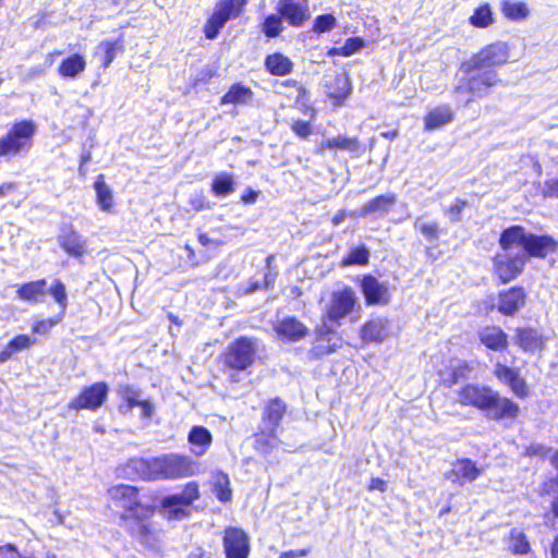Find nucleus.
<instances>
[{
    "instance_id": "f257e3e1",
    "label": "nucleus",
    "mask_w": 558,
    "mask_h": 558,
    "mask_svg": "<svg viewBox=\"0 0 558 558\" xmlns=\"http://www.w3.org/2000/svg\"><path fill=\"white\" fill-rule=\"evenodd\" d=\"M128 468L148 481L190 477L199 472V464L191 457L179 453L161 454L153 459H132Z\"/></svg>"
},
{
    "instance_id": "f03ea898",
    "label": "nucleus",
    "mask_w": 558,
    "mask_h": 558,
    "mask_svg": "<svg viewBox=\"0 0 558 558\" xmlns=\"http://www.w3.org/2000/svg\"><path fill=\"white\" fill-rule=\"evenodd\" d=\"M458 402L475 407L493 420L514 418L519 414L518 404L484 386H464L458 391Z\"/></svg>"
},
{
    "instance_id": "7ed1b4c3",
    "label": "nucleus",
    "mask_w": 558,
    "mask_h": 558,
    "mask_svg": "<svg viewBox=\"0 0 558 558\" xmlns=\"http://www.w3.org/2000/svg\"><path fill=\"white\" fill-rule=\"evenodd\" d=\"M497 82L495 70L485 71L465 61L457 75L453 95L458 102L469 106L476 98L485 97Z\"/></svg>"
},
{
    "instance_id": "20e7f679",
    "label": "nucleus",
    "mask_w": 558,
    "mask_h": 558,
    "mask_svg": "<svg viewBox=\"0 0 558 558\" xmlns=\"http://www.w3.org/2000/svg\"><path fill=\"white\" fill-rule=\"evenodd\" d=\"M499 244L504 251L520 246L521 252L533 257L544 258L549 252H556L558 243L549 235L529 233L521 226H511L502 231Z\"/></svg>"
},
{
    "instance_id": "39448f33",
    "label": "nucleus",
    "mask_w": 558,
    "mask_h": 558,
    "mask_svg": "<svg viewBox=\"0 0 558 558\" xmlns=\"http://www.w3.org/2000/svg\"><path fill=\"white\" fill-rule=\"evenodd\" d=\"M37 126L31 120L13 124L8 134L0 138V157L16 156L31 149Z\"/></svg>"
},
{
    "instance_id": "423d86ee",
    "label": "nucleus",
    "mask_w": 558,
    "mask_h": 558,
    "mask_svg": "<svg viewBox=\"0 0 558 558\" xmlns=\"http://www.w3.org/2000/svg\"><path fill=\"white\" fill-rule=\"evenodd\" d=\"M109 495L117 507L123 508L126 512L122 515L125 521L130 517L138 515L153 517L155 508L143 505L135 487L130 485H118L109 489Z\"/></svg>"
},
{
    "instance_id": "0eeeda50",
    "label": "nucleus",
    "mask_w": 558,
    "mask_h": 558,
    "mask_svg": "<svg viewBox=\"0 0 558 558\" xmlns=\"http://www.w3.org/2000/svg\"><path fill=\"white\" fill-rule=\"evenodd\" d=\"M246 0H220L216 3L211 15L204 25V34L207 39H215L226 23L238 17Z\"/></svg>"
},
{
    "instance_id": "6e6552de",
    "label": "nucleus",
    "mask_w": 558,
    "mask_h": 558,
    "mask_svg": "<svg viewBox=\"0 0 558 558\" xmlns=\"http://www.w3.org/2000/svg\"><path fill=\"white\" fill-rule=\"evenodd\" d=\"M256 352L257 343L254 339L240 337L228 345L223 363L232 369L244 371L254 363Z\"/></svg>"
},
{
    "instance_id": "1a4fd4ad",
    "label": "nucleus",
    "mask_w": 558,
    "mask_h": 558,
    "mask_svg": "<svg viewBox=\"0 0 558 558\" xmlns=\"http://www.w3.org/2000/svg\"><path fill=\"white\" fill-rule=\"evenodd\" d=\"M356 302L355 293L350 288L333 291L325 302V316L329 322L339 323L349 315Z\"/></svg>"
},
{
    "instance_id": "9d476101",
    "label": "nucleus",
    "mask_w": 558,
    "mask_h": 558,
    "mask_svg": "<svg viewBox=\"0 0 558 558\" xmlns=\"http://www.w3.org/2000/svg\"><path fill=\"white\" fill-rule=\"evenodd\" d=\"M198 497V486L195 482H191L185 485L182 493L165 497L161 506L169 519H181L187 514L186 508Z\"/></svg>"
},
{
    "instance_id": "9b49d317",
    "label": "nucleus",
    "mask_w": 558,
    "mask_h": 558,
    "mask_svg": "<svg viewBox=\"0 0 558 558\" xmlns=\"http://www.w3.org/2000/svg\"><path fill=\"white\" fill-rule=\"evenodd\" d=\"M510 251L511 250L504 251L494 258V271L504 283L519 276L526 263L525 253L518 252L513 254Z\"/></svg>"
},
{
    "instance_id": "f8f14e48",
    "label": "nucleus",
    "mask_w": 558,
    "mask_h": 558,
    "mask_svg": "<svg viewBox=\"0 0 558 558\" xmlns=\"http://www.w3.org/2000/svg\"><path fill=\"white\" fill-rule=\"evenodd\" d=\"M150 518L134 515L125 520L130 534L146 547H154L160 537V532Z\"/></svg>"
},
{
    "instance_id": "ddd939ff",
    "label": "nucleus",
    "mask_w": 558,
    "mask_h": 558,
    "mask_svg": "<svg viewBox=\"0 0 558 558\" xmlns=\"http://www.w3.org/2000/svg\"><path fill=\"white\" fill-rule=\"evenodd\" d=\"M508 58L509 52L506 44L496 43L482 49L468 62L486 71L494 70V66L506 63Z\"/></svg>"
},
{
    "instance_id": "4468645a",
    "label": "nucleus",
    "mask_w": 558,
    "mask_h": 558,
    "mask_svg": "<svg viewBox=\"0 0 558 558\" xmlns=\"http://www.w3.org/2000/svg\"><path fill=\"white\" fill-rule=\"evenodd\" d=\"M276 11L293 27H300L310 19L308 0H279Z\"/></svg>"
},
{
    "instance_id": "2eb2a0df",
    "label": "nucleus",
    "mask_w": 558,
    "mask_h": 558,
    "mask_svg": "<svg viewBox=\"0 0 558 558\" xmlns=\"http://www.w3.org/2000/svg\"><path fill=\"white\" fill-rule=\"evenodd\" d=\"M223 548L227 558H247L250 554V538L238 527H228L225 531Z\"/></svg>"
},
{
    "instance_id": "dca6fc26",
    "label": "nucleus",
    "mask_w": 558,
    "mask_h": 558,
    "mask_svg": "<svg viewBox=\"0 0 558 558\" xmlns=\"http://www.w3.org/2000/svg\"><path fill=\"white\" fill-rule=\"evenodd\" d=\"M108 387L105 383H96L85 388L81 395L71 401L70 408L74 410H96L107 399Z\"/></svg>"
},
{
    "instance_id": "f3484780",
    "label": "nucleus",
    "mask_w": 558,
    "mask_h": 558,
    "mask_svg": "<svg viewBox=\"0 0 558 558\" xmlns=\"http://www.w3.org/2000/svg\"><path fill=\"white\" fill-rule=\"evenodd\" d=\"M483 469L477 468L476 463L470 459H460L452 463L451 469L445 474L446 478L453 484L463 486L466 483L474 482Z\"/></svg>"
},
{
    "instance_id": "a211bd4d",
    "label": "nucleus",
    "mask_w": 558,
    "mask_h": 558,
    "mask_svg": "<svg viewBox=\"0 0 558 558\" xmlns=\"http://www.w3.org/2000/svg\"><path fill=\"white\" fill-rule=\"evenodd\" d=\"M362 291L367 304H386L389 301L388 288L368 275L362 279Z\"/></svg>"
},
{
    "instance_id": "6ab92c4d",
    "label": "nucleus",
    "mask_w": 558,
    "mask_h": 558,
    "mask_svg": "<svg viewBox=\"0 0 558 558\" xmlns=\"http://www.w3.org/2000/svg\"><path fill=\"white\" fill-rule=\"evenodd\" d=\"M274 329L278 337L287 341H299L304 338L307 332V328L293 317L277 322Z\"/></svg>"
},
{
    "instance_id": "aec40b11",
    "label": "nucleus",
    "mask_w": 558,
    "mask_h": 558,
    "mask_svg": "<svg viewBox=\"0 0 558 558\" xmlns=\"http://www.w3.org/2000/svg\"><path fill=\"white\" fill-rule=\"evenodd\" d=\"M396 203L397 195L393 193L379 195L363 205L359 215L360 217H366L371 215L383 217L390 211Z\"/></svg>"
},
{
    "instance_id": "412c9836",
    "label": "nucleus",
    "mask_w": 558,
    "mask_h": 558,
    "mask_svg": "<svg viewBox=\"0 0 558 558\" xmlns=\"http://www.w3.org/2000/svg\"><path fill=\"white\" fill-rule=\"evenodd\" d=\"M525 303V294L521 288H511L499 296L498 310L505 315H513Z\"/></svg>"
},
{
    "instance_id": "4be33fe9",
    "label": "nucleus",
    "mask_w": 558,
    "mask_h": 558,
    "mask_svg": "<svg viewBox=\"0 0 558 558\" xmlns=\"http://www.w3.org/2000/svg\"><path fill=\"white\" fill-rule=\"evenodd\" d=\"M60 246L71 256L81 257L86 252L85 242L72 228L64 229L58 238Z\"/></svg>"
},
{
    "instance_id": "5701e85b",
    "label": "nucleus",
    "mask_w": 558,
    "mask_h": 558,
    "mask_svg": "<svg viewBox=\"0 0 558 558\" xmlns=\"http://www.w3.org/2000/svg\"><path fill=\"white\" fill-rule=\"evenodd\" d=\"M187 441L192 446V452L196 457H202L209 449L213 436L204 426H193L187 435Z\"/></svg>"
},
{
    "instance_id": "b1692460",
    "label": "nucleus",
    "mask_w": 558,
    "mask_h": 558,
    "mask_svg": "<svg viewBox=\"0 0 558 558\" xmlns=\"http://www.w3.org/2000/svg\"><path fill=\"white\" fill-rule=\"evenodd\" d=\"M389 336V322L386 318H375L363 326L362 338L365 341L383 342Z\"/></svg>"
},
{
    "instance_id": "393cba45",
    "label": "nucleus",
    "mask_w": 558,
    "mask_h": 558,
    "mask_svg": "<svg viewBox=\"0 0 558 558\" xmlns=\"http://www.w3.org/2000/svg\"><path fill=\"white\" fill-rule=\"evenodd\" d=\"M481 342L490 350L501 351L506 349L508 341L507 335L496 326L483 328L478 333Z\"/></svg>"
},
{
    "instance_id": "a878e982",
    "label": "nucleus",
    "mask_w": 558,
    "mask_h": 558,
    "mask_svg": "<svg viewBox=\"0 0 558 558\" xmlns=\"http://www.w3.org/2000/svg\"><path fill=\"white\" fill-rule=\"evenodd\" d=\"M286 413V404L279 399L275 398L269 401L264 410L263 420L270 425L269 437L275 440L274 433L276 427L280 424Z\"/></svg>"
},
{
    "instance_id": "bb28decb",
    "label": "nucleus",
    "mask_w": 558,
    "mask_h": 558,
    "mask_svg": "<svg viewBox=\"0 0 558 558\" xmlns=\"http://www.w3.org/2000/svg\"><path fill=\"white\" fill-rule=\"evenodd\" d=\"M86 69V60L80 53L65 58L59 65L58 72L62 77L75 78Z\"/></svg>"
},
{
    "instance_id": "cd10ccee",
    "label": "nucleus",
    "mask_w": 558,
    "mask_h": 558,
    "mask_svg": "<svg viewBox=\"0 0 558 558\" xmlns=\"http://www.w3.org/2000/svg\"><path fill=\"white\" fill-rule=\"evenodd\" d=\"M453 119L452 110L444 105L435 108L425 117V130L433 131L450 123Z\"/></svg>"
},
{
    "instance_id": "c85d7f7f",
    "label": "nucleus",
    "mask_w": 558,
    "mask_h": 558,
    "mask_svg": "<svg viewBox=\"0 0 558 558\" xmlns=\"http://www.w3.org/2000/svg\"><path fill=\"white\" fill-rule=\"evenodd\" d=\"M46 284L45 279L27 282L21 286L16 293L23 301L37 303L43 301L46 294Z\"/></svg>"
},
{
    "instance_id": "c756f323",
    "label": "nucleus",
    "mask_w": 558,
    "mask_h": 558,
    "mask_svg": "<svg viewBox=\"0 0 558 558\" xmlns=\"http://www.w3.org/2000/svg\"><path fill=\"white\" fill-rule=\"evenodd\" d=\"M265 66L276 76L288 75L293 70V62L282 53L276 52L265 59Z\"/></svg>"
},
{
    "instance_id": "7c9ffc66",
    "label": "nucleus",
    "mask_w": 558,
    "mask_h": 558,
    "mask_svg": "<svg viewBox=\"0 0 558 558\" xmlns=\"http://www.w3.org/2000/svg\"><path fill=\"white\" fill-rule=\"evenodd\" d=\"M253 98V92L241 84H233L220 100L221 105H246Z\"/></svg>"
},
{
    "instance_id": "2f4dec72",
    "label": "nucleus",
    "mask_w": 558,
    "mask_h": 558,
    "mask_svg": "<svg viewBox=\"0 0 558 558\" xmlns=\"http://www.w3.org/2000/svg\"><path fill=\"white\" fill-rule=\"evenodd\" d=\"M338 347H340V339H332L329 337V331L324 333L322 330L319 337L311 350V353L314 357L320 359L325 355L333 353Z\"/></svg>"
},
{
    "instance_id": "473e14b6",
    "label": "nucleus",
    "mask_w": 558,
    "mask_h": 558,
    "mask_svg": "<svg viewBox=\"0 0 558 558\" xmlns=\"http://www.w3.org/2000/svg\"><path fill=\"white\" fill-rule=\"evenodd\" d=\"M517 342L525 351H537L543 347L542 337L534 329H518Z\"/></svg>"
},
{
    "instance_id": "72a5a7b5",
    "label": "nucleus",
    "mask_w": 558,
    "mask_h": 558,
    "mask_svg": "<svg viewBox=\"0 0 558 558\" xmlns=\"http://www.w3.org/2000/svg\"><path fill=\"white\" fill-rule=\"evenodd\" d=\"M329 97L335 99L337 105L341 104L351 93V82L347 74H339L329 86Z\"/></svg>"
},
{
    "instance_id": "f704fd0d",
    "label": "nucleus",
    "mask_w": 558,
    "mask_h": 558,
    "mask_svg": "<svg viewBox=\"0 0 558 558\" xmlns=\"http://www.w3.org/2000/svg\"><path fill=\"white\" fill-rule=\"evenodd\" d=\"M95 191L98 206L104 211H110L113 206V195L111 189L106 184L102 174L98 175L95 181Z\"/></svg>"
},
{
    "instance_id": "c9c22d12",
    "label": "nucleus",
    "mask_w": 558,
    "mask_h": 558,
    "mask_svg": "<svg viewBox=\"0 0 558 558\" xmlns=\"http://www.w3.org/2000/svg\"><path fill=\"white\" fill-rule=\"evenodd\" d=\"M211 191L218 197L230 195L234 191L233 177L226 172L217 174L213 180Z\"/></svg>"
},
{
    "instance_id": "e433bc0d",
    "label": "nucleus",
    "mask_w": 558,
    "mask_h": 558,
    "mask_svg": "<svg viewBox=\"0 0 558 558\" xmlns=\"http://www.w3.org/2000/svg\"><path fill=\"white\" fill-rule=\"evenodd\" d=\"M508 549L514 555H524L530 551V543L522 531L511 530L508 538Z\"/></svg>"
},
{
    "instance_id": "4c0bfd02",
    "label": "nucleus",
    "mask_w": 558,
    "mask_h": 558,
    "mask_svg": "<svg viewBox=\"0 0 558 558\" xmlns=\"http://www.w3.org/2000/svg\"><path fill=\"white\" fill-rule=\"evenodd\" d=\"M323 145H324V147H326L328 149L338 148L340 150H347L350 153H354V151L359 150V148H360V143H359L357 138L345 137V136H341V135L332 137V138H328L327 141L324 142Z\"/></svg>"
},
{
    "instance_id": "58836bf2",
    "label": "nucleus",
    "mask_w": 558,
    "mask_h": 558,
    "mask_svg": "<svg viewBox=\"0 0 558 558\" xmlns=\"http://www.w3.org/2000/svg\"><path fill=\"white\" fill-rule=\"evenodd\" d=\"M283 29V19L279 13L269 14L262 24V32L269 38L279 36Z\"/></svg>"
},
{
    "instance_id": "ea45409f",
    "label": "nucleus",
    "mask_w": 558,
    "mask_h": 558,
    "mask_svg": "<svg viewBox=\"0 0 558 558\" xmlns=\"http://www.w3.org/2000/svg\"><path fill=\"white\" fill-rule=\"evenodd\" d=\"M470 23L475 27H487L493 23V13L488 4L477 8L470 16Z\"/></svg>"
},
{
    "instance_id": "a19ab883",
    "label": "nucleus",
    "mask_w": 558,
    "mask_h": 558,
    "mask_svg": "<svg viewBox=\"0 0 558 558\" xmlns=\"http://www.w3.org/2000/svg\"><path fill=\"white\" fill-rule=\"evenodd\" d=\"M502 11L511 20H522L529 15V9L523 2L506 1L502 5Z\"/></svg>"
},
{
    "instance_id": "79ce46f5",
    "label": "nucleus",
    "mask_w": 558,
    "mask_h": 558,
    "mask_svg": "<svg viewBox=\"0 0 558 558\" xmlns=\"http://www.w3.org/2000/svg\"><path fill=\"white\" fill-rule=\"evenodd\" d=\"M369 252L365 246H357L350 251L348 256L342 260L343 266L366 265L368 263Z\"/></svg>"
},
{
    "instance_id": "37998d69",
    "label": "nucleus",
    "mask_w": 558,
    "mask_h": 558,
    "mask_svg": "<svg viewBox=\"0 0 558 558\" xmlns=\"http://www.w3.org/2000/svg\"><path fill=\"white\" fill-rule=\"evenodd\" d=\"M364 46L363 39L359 37H352L345 40L344 45L340 48H333L329 51V54H339L350 57L357 52Z\"/></svg>"
},
{
    "instance_id": "c03bdc74",
    "label": "nucleus",
    "mask_w": 558,
    "mask_h": 558,
    "mask_svg": "<svg viewBox=\"0 0 558 558\" xmlns=\"http://www.w3.org/2000/svg\"><path fill=\"white\" fill-rule=\"evenodd\" d=\"M214 493L222 502L231 500L232 492L229 488V478L227 475H219L217 477L214 486Z\"/></svg>"
},
{
    "instance_id": "a18cd8bd",
    "label": "nucleus",
    "mask_w": 558,
    "mask_h": 558,
    "mask_svg": "<svg viewBox=\"0 0 558 558\" xmlns=\"http://www.w3.org/2000/svg\"><path fill=\"white\" fill-rule=\"evenodd\" d=\"M36 342V339L34 338H31L29 336L27 335H19L16 337H14L8 344V349L11 353V355L20 352V351H23V350H26L28 348H31L33 344H35Z\"/></svg>"
},
{
    "instance_id": "49530a36",
    "label": "nucleus",
    "mask_w": 558,
    "mask_h": 558,
    "mask_svg": "<svg viewBox=\"0 0 558 558\" xmlns=\"http://www.w3.org/2000/svg\"><path fill=\"white\" fill-rule=\"evenodd\" d=\"M49 293L54 299V301L59 304V306L62 308V311H64L68 305V295H66L65 286L59 279H56L49 289Z\"/></svg>"
},
{
    "instance_id": "de8ad7c7",
    "label": "nucleus",
    "mask_w": 558,
    "mask_h": 558,
    "mask_svg": "<svg viewBox=\"0 0 558 558\" xmlns=\"http://www.w3.org/2000/svg\"><path fill=\"white\" fill-rule=\"evenodd\" d=\"M414 228L429 241L438 239L439 227L436 222H425L422 219H416Z\"/></svg>"
},
{
    "instance_id": "09e8293b",
    "label": "nucleus",
    "mask_w": 558,
    "mask_h": 558,
    "mask_svg": "<svg viewBox=\"0 0 558 558\" xmlns=\"http://www.w3.org/2000/svg\"><path fill=\"white\" fill-rule=\"evenodd\" d=\"M119 46L117 41L105 40L98 46V51L104 52V68H108L114 60Z\"/></svg>"
},
{
    "instance_id": "8fccbe9b",
    "label": "nucleus",
    "mask_w": 558,
    "mask_h": 558,
    "mask_svg": "<svg viewBox=\"0 0 558 558\" xmlns=\"http://www.w3.org/2000/svg\"><path fill=\"white\" fill-rule=\"evenodd\" d=\"M336 19L331 14L318 15L314 21L313 29L317 33H325L333 28Z\"/></svg>"
},
{
    "instance_id": "3c124183",
    "label": "nucleus",
    "mask_w": 558,
    "mask_h": 558,
    "mask_svg": "<svg viewBox=\"0 0 558 558\" xmlns=\"http://www.w3.org/2000/svg\"><path fill=\"white\" fill-rule=\"evenodd\" d=\"M123 400L126 402L129 409L138 407L142 403L141 392L132 387H124L121 391Z\"/></svg>"
},
{
    "instance_id": "603ef678",
    "label": "nucleus",
    "mask_w": 558,
    "mask_h": 558,
    "mask_svg": "<svg viewBox=\"0 0 558 558\" xmlns=\"http://www.w3.org/2000/svg\"><path fill=\"white\" fill-rule=\"evenodd\" d=\"M466 205L468 203L465 201L460 198L456 199L454 203L450 205L445 211L450 221L459 222L461 220V214Z\"/></svg>"
},
{
    "instance_id": "864d4df0",
    "label": "nucleus",
    "mask_w": 558,
    "mask_h": 558,
    "mask_svg": "<svg viewBox=\"0 0 558 558\" xmlns=\"http://www.w3.org/2000/svg\"><path fill=\"white\" fill-rule=\"evenodd\" d=\"M518 372L514 371L513 368H510L506 365H502V364H497L496 365V369H495V375L497 376V378L509 385L513 378L517 376Z\"/></svg>"
},
{
    "instance_id": "5fc2aeb1",
    "label": "nucleus",
    "mask_w": 558,
    "mask_h": 558,
    "mask_svg": "<svg viewBox=\"0 0 558 558\" xmlns=\"http://www.w3.org/2000/svg\"><path fill=\"white\" fill-rule=\"evenodd\" d=\"M513 393L520 398H523L527 395L526 384L523 378L517 374L513 380L509 384Z\"/></svg>"
},
{
    "instance_id": "6e6d98bb",
    "label": "nucleus",
    "mask_w": 558,
    "mask_h": 558,
    "mask_svg": "<svg viewBox=\"0 0 558 558\" xmlns=\"http://www.w3.org/2000/svg\"><path fill=\"white\" fill-rule=\"evenodd\" d=\"M292 130L298 136H300L302 138H305L306 136H308L311 134V125L308 122H305V121L294 122L292 125Z\"/></svg>"
},
{
    "instance_id": "4d7b16f0",
    "label": "nucleus",
    "mask_w": 558,
    "mask_h": 558,
    "mask_svg": "<svg viewBox=\"0 0 558 558\" xmlns=\"http://www.w3.org/2000/svg\"><path fill=\"white\" fill-rule=\"evenodd\" d=\"M0 556L3 558H24L12 544L0 546Z\"/></svg>"
},
{
    "instance_id": "13d9d810",
    "label": "nucleus",
    "mask_w": 558,
    "mask_h": 558,
    "mask_svg": "<svg viewBox=\"0 0 558 558\" xmlns=\"http://www.w3.org/2000/svg\"><path fill=\"white\" fill-rule=\"evenodd\" d=\"M190 204H191L192 208L196 211H199V210H203V209H206L209 207L203 195H195V196L191 197Z\"/></svg>"
},
{
    "instance_id": "bf43d9fd",
    "label": "nucleus",
    "mask_w": 558,
    "mask_h": 558,
    "mask_svg": "<svg viewBox=\"0 0 558 558\" xmlns=\"http://www.w3.org/2000/svg\"><path fill=\"white\" fill-rule=\"evenodd\" d=\"M54 325H56V322L52 319L41 320V322L36 323L33 326V331L36 333H45L48 329H50Z\"/></svg>"
},
{
    "instance_id": "052dcab7",
    "label": "nucleus",
    "mask_w": 558,
    "mask_h": 558,
    "mask_svg": "<svg viewBox=\"0 0 558 558\" xmlns=\"http://www.w3.org/2000/svg\"><path fill=\"white\" fill-rule=\"evenodd\" d=\"M545 195L558 198V179L545 183Z\"/></svg>"
},
{
    "instance_id": "680f3d73",
    "label": "nucleus",
    "mask_w": 558,
    "mask_h": 558,
    "mask_svg": "<svg viewBox=\"0 0 558 558\" xmlns=\"http://www.w3.org/2000/svg\"><path fill=\"white\" fill-rule=\"evenodd\" d=\"M368 489L369 490H379V492L384 493L387 489V483L379 477H373V478H371Z\"/></svg>"
},
{
    "instance_id": "e2e57ef3",
    "label": "nucleus",
    "mask_w": 558,
    "mask_h": 558,
    "mask_svg": "<svg viewBox=\"0 0 558 558\" xmlns=\"http://www.w3.org/2000/svg\"><path fill=\"white\" fill-rule=\"evenodd\" d=\"M142 410V416L146 418H150L154 414V404L147 400H143L142 403L138 405Z\"/></svg>"
},
{
    "instance_id": "0e129e2a",
    "label": "nucleus",
    "mask_w": 558,
    "mask_h": 558,
    "mask_svg": "<svg viewBox=\"0 0 558 558\" xmlns=\"http://www.w3.org/2000/svg\"><path fill=\"white\" fill-rule=\"evenodd\" d=\"M468 371H469V367L465 364L458 365L453 371V374H452L453 378L449 383V385L456 384L458 378L464 376L465 372H468Z\"/></svg>"
},
{
    "instance_id": "69168bd1",
    "label": "nucleus",
    "mask_w": 558,
    "mask_h": 558,
    "mask_svg": "<svg viewBox=\"0 0 558 558\" xmlns=\"http://www.w3.org/2000/svg\"><path fill=\"white\" fill-rule=\"evenodd\" d=\"M16 190V184L12 182H5L0 185V197L7 196Z\"/></svg>"
},
{
    "instance_id": "338daca9",
    "label": "nucleus",
    "mask_w": 558,
    "mask_h": 558,
    "mask_svg": "<svg viewBox=\"0 0 558 558\" xmlns=\"http://www.w3.org/2000/svg\"><path fill=\"white\" fill-rule=\"evenodd\" d=\"M545 451V448L541 445H532L526 449L529 456H544Z\"/></svg>"
},
{
    "instance_id": "774afa93",
    "label": "nucleus",
    "mask_w": 558,
    "mask_h": 558,
    "mask_svg": "<svg viewBox=\"0 0 558 558\" xmlns=\"http://www.w3.org/2000/svg\"><path fill=\"white\" fill-rule=\"evenodd\" d=\"M187 558H211L210 554L206 553L205 550L197 548L190 553Z\"/></svg>"
}]
</instances>
